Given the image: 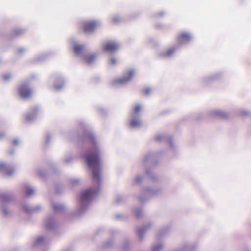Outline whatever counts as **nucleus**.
I'll use <instances>...</instances> for the list:
<instances>
[{"label": "nucleus", "mask_w": 251, "mask_h": 251, "mask_svg": "<svg viewBox=\"0 0 251 251\" xmlns=\"http://www.w3.org/2000/svg\"><path fill=\"white\" fill-rule=\"evenodd\" d=\"M39 110V107L35 106L32 107L30 111L25 116V120L28 123H31L37 119V114Z\"/></svg>", "instance_id": "nucleus-12"}, {"label": "nucleus", "mask_w": 251, "mask_h": 251, "mask_svg": "<svg viewBox=\"0 0 251 251\" xmlns=\"http://www.w3.org/2000/svg\"><path fill=\"white\" fill-rule=\"evenodd\" d=\"M141 122L136 118L135 115H131V119L129 123V126L131 128L139 127L141 125Z\"/></svg>", "instance_id": "nucleus-24"}, {"label": "nucleus", "mask_w": 251, "mask_h": 251, "mask_svg": "<svg viewBox=\"0 0 251 251\" xmlns=\"http://www.w3.org/2000/svg\"><path fill=\"white\" fill-rule=\"evenodd\" d=\"M152 140L157 143H166L168 144L170 149L175 150L173 138L171 136L166 135H157L154 136Z\"/></svg>", "instance_id": "nucleus-5"}, {"label": "nucleus", "mask_w": 251, "mask_h": 251, "mask_svg": "<svg viewBox=\"0 0 251 251\" xmlns=\"http://www.w3.org/2000/svg\"><path fill=\"white\" fill-rule=\"evenodd\" d=\"M191 35L187 33H182L180 34L177 39V42L179 43H183L190 41Z\"/></svg>", "instance_id": "nucleus-25"}, {"label": "nucleus", "mask_w": 251, "mask_h": 251, "mask_svg": "<svg viewBox=\"0 0 251 251\" xmlns=\"http://www.w3.org/2000/svg\"><path fill=\"white\" fill-rule=\"evenodd\" d=\"M92 81L91 82L92 84H96V83H98V82H99V79H92Z\"/></svg>", "instance_id": "nucleus-53"}, {"label": "nucleus", "mask_w": 251, "mask_h": 251, "mask_svg": "<svg viewBox=\"0 0 251 251\" xmlns=\"http://www.w3.org/2000/svg\"><path fill=\"white\" fill-rule=\"evenodd\" d=\"M176 51V49L170 48L167 51L163 53L162 55L164 57H168L171 56Z\"/></svg>", "instance_id": "nucleus-31"}, {"label": "nucleus", "mask_w": 251, "mask_h": 251, "mask_svg": "<svg viewBox=\"0 0 251 251\" xmlns=\"http://www.w3.org/2000/svg\"><path fill=\"white\" fill-rule=\"evenodd\" d=\"M62 251H74V249L72 247H68Z\"/></svg>", "instance_id": "nucleus-51"}, {"label": "nucleus", "mask_w": 251, "mask_h": 251, "mask_svg": "<svg viewBox=\"0 0 251 251\" xmlns=\"http://www.w3.org/2000/svg\"><path fill=\"white\" fill-rule=\"evenodd\" d=\"M10 192H0V201H1V200H3L4 199H5V198H6V196L9 194V193Z\"/></svg>", "instance_id": "nucleus-46"}, {"label": "nucleus", "mask_w": 251, "mask_h": 251, "mask_svg": "<svg viewBox=\"0 0 251 251\" xmlns=\"http://www.w3.org/2000/svg\"><path fill=\"white\" fill-rule=\"evenodd\" d=\"M204 117V114L203 113H198L195 115L193 117V119L196 121H199Z\"/></svg>", "instance_id": "nucleus-44"}, {"label": "nucleus", "mask_w": 251, "mask_h": 251, "mask_svg": "<svg viewBox=\"0 0 251 251\" xmlns=\"http://www.w3.org/2000/svg\"><path fill=\"white\" fill-rule=\"evenodd\" d=\"M22 248L20 247H17L13 249V251H21Z\"/></svg>", "instance_id": "nucleus-52"}, {"label": "nucleus", "mask_w": 251, "mask_h": 251, "mask_svg": "<svg viewBox=\"0 0 251 251\" xmlns=\"http://www.w3.org/2000/svg\"><path fill=\"white\" fill-rule=\"evenodd\" d=\"M116 217L117 219H119L120 218H121L122 217V215L121 214H117L116 216Z\"/></svg>", "instance_id": "nucleus-57"}, {"label": "nucleus", "mask_w": 251, "mask_h": 251, "mask_svg": "<svg viewBox=\"0 0 251 251\" xmlns=\"http://www.w3.org/2000/svg\"><path fill=\"white\" fill-rule=\"evenodd\" d=\"M23 33V30L21 29H16L13 30L12 32L13 36H18Z\"/></svg>", "instance_id": "nucleus-45"}, {"label": "nucleus", "mask_w": 251, "mask_h": 251, "mask_svg": "<svg viewBox=\"0 0 251 251\" xmlns=\"http://www.w3.org/2000/svg\"><path fill=\"white\" fill-rule=\"evenodd\" d=\"M127 78H131L135 76V72L133 70H129L126 72Z\"/></svg>", "instance_id": "nucleus-39"}, {"label": "nucleus", "mask_w": 251, "mask_h": 251, "mask_svg": "<svg viewBox=\"0 0 251 251\" xmlns=\"http://www.w3.org/2000/svg\"><path fill=\"white\" fill-rule=\"evenodd\" d=\"M4 82H8L10 79H2Z\"/></svg>", "instance_id": "nucleus-58"}, {"label": "nucleus", "mask_w": 251, "mask_h": 251, "mask_svg": "<svg viewBox=\"0 0 251 251\" xmlns=\"http://www.w3.org/2000/svg\"><path fill=\"white\" fill-rule=\"evenodd\" d=\"M22 210L27 214H31L36 213L42 209V207L40 205H37L33 207H30L25 202H22L20 204Z\"/></svg>", "instance_id": "nucleus-7"}, {"label": "nucleus", "mask_w": 251, "mask_h": 251, "mask_svg": "<svg viewBox=\"0 0 251 251\" xmlns=\"http://www.w3.org/2000/svg\"><path fill=\"white\" fill-rule=\"evenodd\" d=\"M151 226V223H148L141 227L138 226L136 227L135 232L140 242H142L143 240L145 234Z\"/></svg>", "instance_id": "nucleus-8"}, {"label": "nucleus", "mask_w": 251, "mask_h": 251, "mask_svg": "<svg viewBox=\"0 0 251 251\" xmlns=\"http://www.w3.org/2000/svg\"><path fill=\"white\" fill-rule=\"evenodd\" d=\"M162 191L161 188H152L151 187H145L143 189V192L145 194L151 196H156L158 195Z\"/></svg>", "instance_id": "nucleus-18"}, {"label": "nucleus", "mask_w": 251, "mask_h": 251, "mask_svg": "<svg viewBox=\"0 0 251 251\" xmlns=\"http://www.w3.org/2000/svg\"><path fill=\"white\" fill-rule=\"evenodd\" d=\"M83 50V47L78 45H75L74 47V52L76 54L80 53Z\"/></svg>", "instance_id": "nucleus-36"}, {"label": "nucleus", "mask_w": 251, "mask_h": 251, "mask_svg": "<svg viewBox=\"0 0 251 251\" xmlns=\"http://www.w3.org/2000/svg\"><path fill=\"white\" fill-rule=\"evenodd\" d=\"M98 111L102 116H104L107 113V110L102 107L98 106L97 107Z\"/></svg>", "instance_id": "nucleus-41"}, {"label": "nucleus", "mask_w": 251, "mask_h": 251, "mask_svg": "<svg viewBox=\"0 0 251 251\" xmlns=\"http://www.w3.org/2000/svg\"><path fill=\"white\" fill-rule=\"evenodd\" d=\"M18 94L23 99H26L31 96L32 91L27 81L21 83L18 87Z\"/></svg>", "instance_id": "nucleus-4"}, {"label": "nucleus", "mask_w": 251, "mask_h": 251, "mask_svg": "<svg viewBox=\"0 0 251 251\" xmlns=\"http://www.w3.org/2000/svg\"><path fill=\"white\" fill-rule=\"evenodd\" d=\"M74 158L71 156H67L62 160L63 163L66 164H69L74 160Z\"/></svg>", "instance_id": "nucleus-37"}, {"label": "nucleus", "mask_w": 251, "mask_h": 251, "mask_svg": "<svg viewBox=\"0 0 251 251\" xmlns=\"http://www.w3.org/2000/svg\"><path fill=\"white\" fill-rule=\"evenodd\" d=\"M51 141V135L49 132L46 133V138H45V145L48 146L50 144Z\"/></svg>", "instance_id": "nucleus-40"}, {"label": "nucleus", "mask_w": 251, "mask_h": 251, "mask_svg": "<svg viewBox=\"0 0 251 251\" xmlns=\"http://www.w3.org/2000/svg\"><path fill=\"white\" fill-rule=\"evenodd\" d=\"M22 189L24 197L29 198L35 192V189L27 183H23L22 185Z\"/></svg>", "instance_id": "nucleus-15"}, {"label": "nucleus", "mask_w": 251, "mask_h": 251, "mask_svg": "<svg viewBox=\"0 0 251 251\" xmlns=\"http://www.w3.org/2000/svg\"><path fill=\"white\" fill-rule=\"evenodd\" d=\"M134 180L137 185H140L143 180V177L141 176L138 175L135 177Z\"/></svg>", "instance_id": "nucleus-38"}, {"label": "nucleus", "mask_w": 251, "mask_h": 251, "mask_svg": "<svg viewBox=\"0 0 251 251\" xmlns=\"http://www.w3.org/2000/svg\"><path fill=\"white\" fill-rule=\"evenodd\" d=\"M37 174L41 178L46 179L49 177L50 173L47 169L39 167L37 170Z\"/></svg>", "instance_id": "nucleus-26"}, {"label": "nucleus", "mask_w": 251, "mask_h": 251, "mask_svg": "<svg viewBox=\"0 0 251 251\" xmlns=\"http://www.w3.org/2000/svg\"><path fill=\"white\" fill-rule=\"evenodd\" d=\"M145 194H141L137 197V199L141 203H145L148 200V197L145 196Z\"/></svg>", "instance_id": "nucleus-35"}, {"label": "nucleus", "mask_w": 251, "mask_h": 251, "mask_svg": "<svg viewBox=\"0 0 251 251\" xmlns=\"http://www.w3.org/2000/svg\"><path fill=\"white\" fill-rule=\"evenodd\" d=\"M65 85V82L64 80L62 79L61 81L57 82L53 84L52 88L56 92H59L64 88Z\"/></svg>", "instance_id": "nucleus-27"}, {"label": "nucleus", "mask_w": 251, "mask_h": 251, "mask_svg": "<svg viewBox=\"0 0 251 251\" xmlns=\"http://www.w3.org/2000/svg\"><path fill=\"white\" fill-rule=\"evenodd\" d=\"M117 232V230H113L111 231L110 237L107 241L102 244L101 246V249L104 250H108L112 247L114 243V236Z\"/></svg>", "instance_id": "nucleus-11"}, {"label": "nucleus", "mask_w": 251, "mask_h": 251, "mask_svg": "<svg viewBox=\"0 0 251 251\" xmlns=\"http://www.w3.org/2000/svg\"><path fill=\"white\" fill-rule=\"evenodd\" d=\"M197 248V244L196 243L192 244L185 243L182 247L172 251H195Z\"/></svg>", "instance_id": "nucleus-17"}, {"label": "nucleus", "mask_w": 251, "mask_h": 251, "mask_svg": "<svg viewBox=\"0 0 251 251\" xmlns=\"http://www.w3.org/2000/svg\"><path fill=\"white\" fill-rule=\"evenodd\" d=\"M80 180L79 178H72L69 179L70 183L73 185H76L78 184Z\"/></svg>", "instance_id": "nucleus-43"}, {"label": "nucleus", "mask_w": 251, "mask_h": 251, "mask_svg": "<svg viewBox=\"0 0 251 251\" xmlns=\"http://www.w3.org/2000/svg\"><path fill=\"white\" fill-rule=\"evenodd\" d=\"M116 62V60L115 58H112L111 60V64L114 65Z\"/></svg>", "instance_id": "nucleus-54"}, {"label": "nucleus", "mask_w": 251, "mask_h": 251, "mask_svg": "<svg viewBox=\"0 0 251 251\" xmlns=\"http://www.w3.org/2000/svg\"><path fill=\"white\" fill-rule=\"evenodd\" d=\"M54 191L56 194H59L61 192V189L58 185H56L54 187Z\"/></svg>", "instance_id": "nucleus-47"}, {"label": "nucleus", "mask_w": 251, "mask_h": 251, "mask_svg": "<svg viewBox=\"0 0 251 251\" xmlns=\"http://www.w3.org/2000/svg\"><path fill=\"white\" fill-rule=\"evenodd\" d=\"M46 164L53 174H58L60 173V169L58 168L57 164L51 160H47L46 161Z\"/></svg>", "instance_id": "nucleus-20"}, {"label": "nucleus", "mask_w": 251, "mask_h": 251, "mask_svg": "<svg viewBox=\"0 0 251 251\" xmlns=\"http://www.w3.org/2000/svg\"><path fill=\"white\" fill-rule=\"evenodd\" d=\"M104 230V228L101 227L99 228L96 232L95 234L97 236L100 235L102 232H103Z\"/></svg>", "instance_id": "nucleus-48"}, {"label": "nucleus", "mask_w": 251, "mask_h": 251, "mask_svg": "<svg viewBox=\"0 0 251 251\" xmlns=\"http://www.w3.org/2000/svg\"><path fill=\"white\" fill-rule=\"evenodd\" d=\"M9 154H10V155H13V154H14V150H13V149H12V150H11V151H9Z\"/></svg>", "instance_id": "nucleus-56"}, {"label": "nucleus", "mask_w": 251, "mask_h": 251, "mask_svg": "<svg viewBox=\"0 0 251 251\" xmlns=\"http://www.w3.org/2000/svg\"><path fill=\"white\" fill-rule=\"evenodd\" d=\"M52 207L53 212L55 213H64L66 211L65 206L63 204H57L53 202Z\"/></svg>", "instance_id": "nucleus-22"}, {"label": "nucleus", "mask_w": 251, "mask_h": 251, "mask_svg": "<svg viewBox=\"0 0 251 251\" xmlns=\"http://www.w3.org/2000/svg\"><path fill=\"white\" fill-rule=\"evenodd\" d=\"M210 116L220 118L223 120H227L229 118V114L221 109H213L209 112Z\"/></svg>", "instance_id": "nucleus-10"}, {"label": "nucleus", "mask_w": 251, "mask_h": 251, "mask_svg": "<svg viewBox=\"0 0 251 251\" xmlns=\"http://www.w3.org/2000/svg\"><path fill=\"white\" fill-rule=\"evenodd\" d=\"M166 153L164 150L156 152H149L145 154L143 158L142 163L145 165L149 163L151 167H146L144 169V174L152 182H156L158 178L152 171V167H156L159 163V159Z\"/></svg>", "instance_id": "nucleus-2"}, {"label": "nucleus", "mask_w": 251, "mask_h": 251, "mask_svg": "<svg viewBox=\"0 0 251 251\" xmlns=\"http://www.w3.org/2000/svg\"><path fill=\"white\" fill-rule=\"evenodd\" d=\"M45 228L48 231H55L57 229V224L53 215H50L47 218Z\"/></svg>", "instance_id": "nucleus-6"}, {"label": "nucleus", "mask_w": 251, "mask_h": 251, "mask_svg": "<svg viewBox=\"0 0 251 251\" xmlns=\"http://www.w3.org/2000/svg\"><path fill=\"white\" fill-rule=\"evenodd\" d=\"M48 243V240L45 235H41L35 238L33 243L31 244V248L34 249L39 247L44 246Z\"/></svg>", "instance_id": "nucleus-9"}, {"label": "nucleus", "mask_w": 251, "mask_h": 251, "mask_svg": "<svg viewBox=\"0 0 251 251\" xmlns=\"http://www.w3.org/2000/svg\"><path fill=\"white\" fill-rule=\"evenodd\" d=\"M170 229V226H166L162 227L159 231L157 232L156 238L157 240H160L162 237L168 233Z\"/></svg>", "instance_id": "nucleus-21"}, {"label": "nucleus", "mask_w": 251, "mask_h": 251, "mask_svg": "<svg viewBox=\"0 0 251 251\" xmlns=\"http://www.w3.org/2000/svg\"><path fill=\"white\" fill-rule=\"evenodd\" d=\"M69 136L72 140L76 138L77 154L89 172L93 186H97L96 189L88 187L78 194V207L71 214L72 218H76L86 212L100 193L102 180V152L96 137L92 131L84 130L80 133L75 129L69 132Z\"/></svg>", "instance_id": "nucleus-1"}, {"label": "nucleus", "mask_w": 251, "mask_h": 251, "mask_svg": "<svg viewBox=\"0 0 251 251\" xmlns=\"http://www.w3.org/2000/svg\"><path fill=\"white\" fill-rule=\"evenodd\" d=\"M239 114L242 116H251V112L249 111H247L246 110H241L239 112Z\"/></svg>", "instance_id": "nucleus-42"}, {"label": "nucleus", "mask_w": 251, "mask_h": 251, "mask_svg": "<svg viewBox=\"0 0 251 251\" xmlns=\"http://www.w3.org/2000/svg\"><path fill=\"white\" fill-rule=\"evenodd\" d=\"M151 92V89L150 88H146L144 91V94L145 96H148Z\"/></svg>", "instance_id": "nucleus-49"}, {"label": "nucleus", "mask_w": 251, "mask_h": 251, "mask_svg": "<svg viewBox=\"0 0 251 251\" xmlns=\"http://www.w3.org/2000/svg\"><path fill=\"white\" fill-rule=\"evenodd\" d=\"M0 172L10 176L13 174L14 170L9 167L4 163L0 162Z\"/></svg>", "instance_id": "nucleus-19"}, {"label": "nucleus", "mask_w": 251, "mask_h": 251, "mask_svg": "<svg viewBox=\"0 0 251 251\" xmlns=\"http://www.w3.org/2000/svg\"><path fill=\"white\" fill-rule=\"evenodd\" d=\"M103 50L106 52H113L117 51L119 45L116 42H107L103 44Z\"/></svg>", "instance_id": "nucleus-14"}, {"label": "nucleus", "mask_w": 251, "mask_h": 251, "mask_svg": "<svg viewBox=\"0 0 251 251\" xmlns=\"http://www.w3.org/2000/svg\"><path fill=\"white\" fill-rule=\"evenodd\" d=\"M132 210L134 215L136 218L139 219L142 217L143 211L142 208L137 207H135L133 208Z\"/></svg>", "instance_id": "nucleus-29"}, {"label": "nucleus", "mask_w": 251, "mask_h": 251, "mask_svg": "<svg viewBox=\"0 0 251 251\" xmlns=\"http://www.w3.org/2000/svg\"><path fill=\"white\" fill-rule=\"evenodd\" d=\"M97 23L94 21H87L83 24V31L85 33L92 32L96 27Z\"/></svg>", "instance_id": "nucleus-16"}, {"label": "nucleus", "mask_w": 251, "mask_h": 251, "mask_svg": "<svg viewBox=\"0 0 251 251\" xmlns=\"http://www.w3.org/2000/svg\"><path fill=\"white\" fill-rule=\"evenodd\" d=\"M142 108V106L140 104H138L136 105L133 108V112L131 114V115H135L136 116L137 114L141 111Z\"/></svg>", "instance_id": "nucleus-34"}, {"label": "nucleus", "mask_w": 251, "mask_h": 251, "mask_svg": "<svg viewBox=\"0 0 251 251\" xmlns=\"http://www.w3.org/2000/svg\"><path fill=\"white\" fill-rule=\"evenodd\" d=\"M163 248V244L161 243H158L154 245L151 247V251H160Z\"/></svg>", "instance_id": "nucleus-33"}, {"label": "nucleus", "mask_w": 251, "mask_h": 251, "mask_svg": "<svg viewBox=\"0 0 251 251\" xmlns=\"http://www.w3.org/2000/svg\"><path fill=\"white\" fill-rule=\"evenodd\" d=\"M217 79H202L201 83L205 87L211 86Z\"/></svg>", "instance_id": "nucleus-30"}, {"label": "nucleus", "mask_w": 251, "mask_h": 251, "mask_svg": "<svg viewBox=\"0 0 251 251\" xmlns=\"http://www.w3.org/2000/svg\"><path fill=\"white\" fill-rule=\"evenodd\" d=\"M12 144L14 146H17L19 144V140L18 139H14L13 140Z\"/></svg>", "instance_id": "nucleus-50"}, {"label": "nucleus", "mask_w": 251, "mask_h": 251, "mask_svg": "<svg viewBox=\"0 0 251 251\" xmlns=\"http://www.w3.org/2000/svg\"><path fill=\"white\" fill-rule=\"evenodd\" d=\"M132 79H112L109 83L111 87L117 88L127 85Z\"/></svg>", "instance_id": "nucleus-13"}, {"label": "nucleus", "mask_w": 251, "mask_h": 251, "mask_svg": "<svg viewBox=\"0 0 251 251\" xmlns=\"http://www.w3.org/2000/svg\"><path fill=\"white\" fill-rule=\"evenodd\" d=\"M6 198L0 201V214L4 218L7 217L10 213L8 204L15 199V197L12 192H9Z\"/></svg>", "instance_id": "nucleus-3"}, {"label": "nucleus", "mask_w": 251, "mask_h": 251, "mask_svg": "<svg viewBox=\"0 0 251 251\" xmlns=\"http://www.w3.org/2000/svg\"><path fill=\"white\" fill-rule=\"evenodd\" d=\"M127 197L126 195L122 196L121 195H117L115 198V203L117 204H120L124 200L127 199Z\"/></svg>", "instance_id": "nucleus-32"}, {"label": "nucleus", "mask_w": 251, "mask_h": 251, "mask_svg": "<svg viewBox=\"0 0 251 251\" xmlns=\"http://www.w3.org/2000/svg\"><path fill=\"white\" fill-rule=\"evenodd\" d=\"M96 55L88 54L84 56V60L87 64H90L94 62V61L96 59Z\"/></svg>", "instance_id": "nucleus-28"}, {"label": "nucleus", "mask_w": 251, "mask_h": 251, "mask_svg": "<svg viewBox=\"0 0 251 251\" xmlns=\"http://www.w3.org/2000/svg\"><path fill=\"white\" fill-rule=\"evenodd\" d=\"M168 113V111H167V110L163 111L161 112V113H160V115H165L166 113Z\"/></svg>", "instance_id": "nucleus-55"}, {"label": "nucleus", "mask_w": 251, "mask_h": 251, "mask_svg": "<svg viewBox=\"0 0 251 251\" xmlns=\"http://www.w3.org/2000/svg\"><path fill=\"white\" fill-rule=\"evenodd\" d=\"M132 241L131 240L126 238L125 239L121 245L122 251H129L131 249Z\"/></svg>", "instance_id": "nucleus-23"}]
</instances>
